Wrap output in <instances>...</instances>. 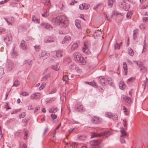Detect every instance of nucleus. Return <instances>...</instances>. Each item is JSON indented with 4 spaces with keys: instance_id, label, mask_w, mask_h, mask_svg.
Wrapping results in <instances>:
<instances>
[{
    "instance_id": "25",
    "label": "nucleus",
    "mask_w": 148,
    "mask_h": 148,
    "mask_svg": "<svg viewBox=\"0 0 148 148\" xmlns=\"http://www.w3.org/2000/svg\"><path fill=\"white\" fill-rule=\"evenodd\" d=\"M25 41L22 40L21 41V48L23 49L24 50H25L26 49V47L25 45Z\"/></svg>"
},
{
    "instance_id": "22",
    "label": "nucleus",
    "mask_w": 148,
    "mask_h": 148,
    "mask_svg": "<svg viewBox=\"0 0 148 148\" xmlns=\"http://www.w3.org/2000/svg\"><path fill=\"white\" fill-rule=\"evenodd\" d=\"M113 14L114 15L118 16H123V14L122 13H119V12L116 11H114L113 12Z\"/></svg>"
},
{
    "instance_id": "27",
    "label": "nucleus",
    "mask_w": 148,
    "mask_h": 148,
    "mask_svg": "<svg viewBox=\"0 0 148 148\" xmlns=\"http://www.w3.org/2000/svg\"><path fill=\"white\" fill-rule=\"evenodd\" d=\"M147 50V44L145 42V40L144 41V44L143 46V49L142 52V53H143L145 52Z\"/></svg>"
},
{
    "instance_id": "50",
    "label": "nucleus",
    "mask_w": 148,
    "mask_h": 148,
    "mask_svg": "<svg viewBox=\"0 0 148 148\" xmlns=\"http://www.w3.org/2000/svg\"><path fill=\"white\" fill-rule=\"evenodd\" d=\"M123 122H124L123 125L124 126L125 128V129H127V121L125 120H123Z\"/></svg>"
},
{
    "instance_id": "53",
    "label": "nucleus",
    "mask_w": 148,
    "mask_h": 148,
    "mask_svg": "<svg viewBox=\"0 0 148 148\" xmlns=\"http://www.w3.org/2000/svg\"><path fill=\"white\" fill-rule=\"evenodd\" d=\"M114 120H117L118 119V116L117 115H113V116H112V118Z\"/></svg>"
},
{
    "instance_id": "3",
    "label": "nucleus",
    "mask_w": 148,
    "mask_h": 148,
    "mask_svg": "<svg viewBox=\"0 0 148 148\" xmlns=\"http://www.w3.org/2000/svg\"><path fill=\"white\" fill-rule=\"evenodd\" d=\"M121 132V136L120 137V141L122 143H125V141L124 139V137L126 134V132L123 129H122L120 130Z\"/></svg>"
},
{
    "instance_id": "28",
    "label": "nucleus",
    "mask_w": 148,
    "mask_h": 148,
    "mask_svg": "<svg viewBox=\"0 0 148 148\" xmlns=\"http://www.w3.org/2000/svg\"><path fill=\"white\" fill-rule=\"evenodd\" d=\"M58 65L59 64H57L56 65L52 66L51 68L57 71L59 69Z\"/></svg>"
},
{
    "instance_id": "56",
    "label": "nucleus",
    "mask_w": 148,
    "mask_h": 148,
    "mask_svg": "<svg viewBox=\"0 0 148 148\" xmlns=\"http://www.w3.org/2000/svg\"><path fill=\"white\" fill-rule=\"evenodd\" d=\"M25 116V112H23L21 114H20L19 116V117L20 118H24Z\"/></svg>"
},
{
    "instance_id": "29",
    "label": "nucleus",
    "mask_w": 148,
    "mask_h": 148,
    "mask_svg": "<svg viewBox=\"0 0 148 148\" xmlns=\"http://www.w3.org/2000/svg\"><path fill=\"white\" fill-rule=\"evenodd\" d=\"M71 40V38L70 36H66L64 38L63 41L62 42V43H65V41H69Z\"/></svg>"
},
{
    "instance_id": "46",
    "label": "nucleus",
    "mask_w": 148,
    "mask_h": 148,
    "mask_svg": "<svg viewBox=\"0 0 148 148\" xmlns=\"http://www.w3.org/2000/svg\"><path fill=\"white\" fill-rule=\"evenodd\" d=\"M107 82L108 84L111 86L112 84V82L111 78H108L107 79Z\"/></svg>"
},
{
    "instance_id": "30",
    "label": "nucleus",
    "mask_w": 148,
    "mask_h": 148,
    "mask_svg": "<svg viewBox=\"0 0 148 148\" xmlns=\"http://www.w3.org/2000/svg\"><path fill=\"white\" fill-rule=\"evenodd\" d=\"M80 22V21L78 20L75 21V25L79 29L81 28L80 25L79 23Z\"/></svg>"
},
{
    "instance_id": "58",
    "label": "nucleus",
    "mask_w": 148,
    "mask_h": 148,
    "mask_svg": "<svg viewBox=\"0 0 148 148\" xmlns=\"http://www.w3.org/2000/svg\"><path fill=\"white\" fill-rule=\"evenodd\" d=\"M51 117L53 119H54L57 118V115L55 114H52L51 115Z\"/></svg>"
},
{
    "instance_id": "57",
    "label": "nucleus",
    "mask_w": 148,
    "mask_h": 148,
    "mask_svg": "<svg viewBox=\"0 0 148 148\" xmlns=\"http://www.w3.org/2000/svg\"><path fill=\"white\" fill-rule=\"evenodd\" d=\"M50 77V76L49 75H46L45 77H43L42 78V80H46L47 78Z\"/></svg>"
},
{
    "instance_id": "52",
    "label": "nucleus",
    "mask_w": 148,
    "mask_h": 148,
    "mask_svg": "<svg viewBox=\"0 0 148 148\" xmlns=\"http://www.w3.org/2000/svg\"><path fill=\"white\" fill-rule=\"evenodd\" d=\"M25 63H27L29 66H31L33 62L32 60H30V61H29L27 60L25 61Z\"/></svg>"
},
{
    "instance_id": "1",
    "label": "nucleus",
    "mask_w": 148,
    "mask_h": 148,
    "mask_svg": "<svg viewBox=\"0 0 148 148\" xmlns=\"http://www.w3.org/2000/svg\"><path fill=\"white\" fill-rule=\"evenodd\" d=\"M75 60L82 64H84L86 63V60L84 58L78 53H75L74 55Z\"/></svg>"
},
{
    "instance_id": "54",
    "label": "nucleus",
    "mask_w": 148,
    "mask_h": 148,
    "mask_svg": "<svg viewBox=\"0 0 148 148\" xmlns=\"http://www.w3.org/2000/svg\"><path fill=\"white\" fill-rule=\"evenodd\" d=\"M56 92V89H53L50 91L49 93V94H51L55 93Z\"/></svg>"
},
{
    "instance_id": "63",
    "label": "nucleus",
    "mask_w": 148,
    "mask_h": 148,
    "mask_svg": "<svg viewBox=\"0 0 148 148\" xmlns=\"http://www.w3.org/2000/svg\"><path fill=\"white\" fill-rule=\"evenodd\" d=\"M143 87L144 89H145L146 87V81H144V83L143 84Z\"/></svg>"
},
{
    "instance_id": "19",
    "label": "nucleus",
    "mask_w": 148,
    "mask_h": 148,
    "mask_svg": "<svg viewBox=\"0 0 148 148\" xmlns=\"http://www.w3.org/2000/svg\"><path fill=\"white\" fill-rule=\"evenodd\" d=\"M63 53V52L62 51L58 50L56 51V56L58 57H62Z\"/></svg>"
},
{
    "instance_id": "34",
    "label": "nucleus",
    "mask_w": 148,
    "mask_h": 148,
    "mask_svg": "<svg viewBox=\"0 0 148 148\" xmlns=\"http://www.w3.org/2000/svg\"><path fill=\"white\" fill-rule=\"evenodd\" d=\"M113 115L111 112H106L105 113V116L109 118H111L112 116H113Z\"/></svg>"
},
{
    "instance_id": "15",
    "label": "nucleus",
    "mask_w": 148,
    "mask_h": 148,
    "mask_svg": "<svg viewBox=\"0 0 148 148\" xmlns=\"http://www.w3.org/2000/svg\"><path fill=\"white\" fill-rule=\"evenodd\" d=\"M4 40L6 42H11L12 41V35H10V36L9 35L7 36L6 37L4 38Z\"/></svg>"
},
{
    "instance_id": "18",
    "label": "nucleus",
    "mask_w": 148,
    "mask_h": 148,
    "mask_svg": "<svg viewBox=\"0 0 148 148\" xmlns=\"http://www.w3.org/2000/svg\"><path fill=\"white\" fill-rule=\"evenodd\" d=\"M111 134L110 132L109 131L102 132V137H103L104 138H107Z\"/></svg>"
},
{
    "instance_id": "61",
    "label": "nucleus",
    "mask_w": 148,
    "mask_h": 148,
    "mask_svg": "<svg viewBox=\"0 0 148 148\" xmlns=\"http://www.w3.org/2000/svg\"><path fill=\"white\" fill-rule=\"evenodd\" d=\"M46 1L45 4L46 5H49L50 4V0H46Z\"/></svg>"
},
{
    "instance_id": "37",
    "label": "nucleus",
    "mask_w": 148,
    "mask_h": 148,
    "mask_svg": "<svg viewBox=\"0 0 148 148\" xmlns=\"http://www.w3.org/2000/svg\"><path fill=\"white\" fill-rule=\"evenodd\" d=\"M68 80H69V79L68 78V76L66 75L64 76L63 77V80L64 81H65L66 84H68Z\"/></svg>"
},
{
    "instance_id": "36",
    "label": "nucleus",
    "mask_w": 148,
    "mask_h": 148,
    "mask_svg": "<svg viewBox=\"0 0 148 148\" xmlns=\"http://www.w3.org/2000/svg\"><path fill=\"white\" fill-rule=\"evenodd\" d=\"M135 79V78L134 77H131L127 80L126 82L127 83L129 84L130 82H132Z\"/></svg>"
},
{
    "instance_id": "23",
    "label": "nucleus",
    "mask_w": 148,
    "mask_h": 148,
    "mask_svg": "<svg viewBox=\"0 0 148 148\" xmlns=\"http://www.w3.org/2000/svg\"><path fill=\"white\" fill-rule=\"evenodd\" d=\"M58 110H59L57 108H51L49 110V112L50 113H55L57 112Z\"/></svg>"
},
{
    "instance_id": "31",
    "label": "nucleus",
    "mask_w": 148,
    "mask_h": 148,
    "mask_svg": "<svg viewBox=\"0 0 148 148\" xmlns=\"http://www.w3.org/2000/svg\"><path fill=\"white\" fill-rule=\"evenodd\" d=\"M133 62L135 63L138 66V67L140 68V67H141L142 66H143V64L142 63L140 62H137L136 61H134V60Z\"/></svg>"
},
{
    "instance_id": "62",
    "label": "nucleus",
    "mask_w": 148,
    "mask_h": 148,
    "mask_svg": "<svg viewBox=\"0 0 148 148\" xmlns=\"http://www.w3.org/2000/svg\"><path fill=\"white\" fill-rule=\"evenodd\" d=\"M48 130H49V129H48V127H46V128H45V130L44 131V132L43 133V136H44L46 132L48 131Z\"/></svg>"
},
{
    "instance_id": "6",
    "label": "nucleus",
    "mask_w": 148,
    "mask_h": 148,
    "mask_svg": "<svg viewBox=\"0 0 148 148\" xmlns=\"http://www.w3.org/2000/svg\"><path fill=\"white\" fill-rule=\"evenodd\" d=\"M76 110L79 112H82L83 111V106L82 104L80 103H78L75 106Z\"/></svg>"
},
{
    "instance_id": "47",
    "label": "nucleus",
    "mask_w": 148,
    "mask_h": 148,
    "mask_svg": "<svg viewBox=\"0 0 148 148\" xmlns=\"http://www.w3.org/2000/svg\"><path fill=\"white\" fill-rule=\"evenodd\" d=\"M89 85H91L92 86L94 87L95 88H97V85L96 83L95 82H91L90 83Z\"/></svg>"
},
{
    "instance_id": "2",
    "label": "nucleus",
    "mask_w": 148,
    "mask_h": 148,
    "mask_svg": "<svg viewBox=\"0 0 148 148\" xmlns=\"http://www.w3.org/2000/svg\"><path fill=\"white\" fill-rule=\"evenodd\" d=\"M60 25L64 27H67L69 25L68 20L66 17L64 16H59Z\"/></svg>"
},
{
    "instance_id": "44",
    "label": "nucleus",
    "mask_w": 148,
    "mask_h": 148,
    "mask_svg": "<svg viewBox=\"0 0 148 148\" xmlns=\"http://www.w3.org/2000/svg\"><path fill=\"white\" fill-rule=\"evenodd\" d=\"M42 15L43 17H46L49 15V13L48 11H46V12H45L44 13L42 14Z\"/></svg>"
},
{
    "instance_id": "39",
    "label": "nucleus",
    "mask_w": 148,
    "mask_h": 148,
    "mask_svg": "<svg viewBox=\"0 0 148 148\" xmlns=\"http://www.w3.org/2000/svg\"><path fill=\"white\" fill-rule=\"evenodd\" d=\"M28 119H23L22 122L23 123V126H26L28 122Z\"/></svg>"
},
{
    "instance_id": "41",
    "label": "nucleus",
    "mask_w": 148,
    "mask_h": 148,
    "mask_svg": "<svg viewBox=\"0 0 148 148\" xmlns=\"http://www.w3.org/2000/svg\"><path fill=\"white\" fill-rule=\"evenodd\" d=\"M20 84L19 81L18 80H16L14 82V84L12 86L17 87Z\"/></svg>"
},
{
    "instance_id": "13",
    "label": "nucleus",
    "mask_w": 148,
    "mask_h": 148,
    "mask_svg": "<svg viewBox=\"0 0 148 148\" xmlns=\"http://www.w3.org/2000/svg\"><path fill=\"white\" fill-rule=\"evenodd\" d=\"M119 86L120 88L122 90H124L126 87V85L123 82L121 81L119 83Z\"/></svg>"
},
{
    "instance_id": "59",
    "label": "nucleus",
    "mask_w": 148,
    "mask_h": 148,
    "mask_svg": "<svg viewBox=\"0 0 148 148\" xmlns=\"http://www.w3.org/2000/svg\"><path fill=\"white\" fill-rule=\"evenodd\" d=\"M34 47L37 51H38L39 50L40 48L39 46L35 45L34 46Z\"/></svg>"
},
{
    "instance_id": "38",
    "label": "nucleus",
    "mask_w": 148,
    "mask_h": 148,
    "mask_svg": "<svg viewBox=\"0 0 148 148\" xmlns=\"http://www.w3.org/2000/svg\"><path fill=\"white\" fill-rule=\"evenodd\" d=\"M78 138L81 140H84L86 139V137L84 135H80L78 136Z\"/></svg>"
},
{
    "instance_id": "64",
    "label": "nucleus",
    "mask_w": 148,
    "mask_h": 148,
    "mask_svg": "<svg viewBox=\"0 0 148 148\" xmlns=\"http://www.w3.org/2000/svg\"><path fill=\"white\" fill-rule=\"evenodd\" d=\"M20 148H27L26 145L25 144H23L22 146H21Z\"/></svg>"
},
{
    "instance_id": "12",
    "label": "nucleus",
    "mask_w": 148,
    "mask_h": 148,
    "mask_svg": "<svg viewBox=\"0 0 148 148\" xmlns=\"http://www.w3.org/2000/svg\"><path fill=\"white\" fill-rule=\"evenodd\" d=\"M90 7L89 5L86 3H83L81 5H79V8L81 10L82 9H87Z\"/></svg>"
},
{
    "instance_id": "49",
    "label": "nucleus",
    "mask_w": 148,
    "mask_h": 148,
    "mask_svg": "<svg viewBox=\"0 0 148 148\" xmlns=\"http://www.w3.org/2000/svg\"><path fill=\"white\" fill-rule=\"evenodd\" d=\"M21 95L23 96H28L29 95V94L27 92H21Z\"/></svg>"
},
{
    "instance_id": "24",
    "label": "nucleus",
    "mask_w": 148,
    "mask_h": 148,
    "mask_svg": "<svg viewBox=\"0 0 148 148\" xmlns=\"http://www.w3.org/2000/svg\"><path fill=\"white\" fill-rule=\"evenodd\" d=\"M138 32V29H136L134 30L133 31V39L134 40H135V39L137 37V34Z\"/></svg>"
},
{
    "instance_id": "7",
    "label": "nucleus",
    "mask_w": 148,
    "mask_h": 148,
    "mask_svg": "<svg viewBox=\"0 0 148 148\" xmlns=\"http://www.w3.org/2000/svg\"><path fill=\"white\" fill-rule=\"evenodd\" d=\"M84 47L82 49L83 52L86 54H88L89 53L88 50V46L86 44V43L85 42L84 43Z\"/></svg>"
},
{
    "instance_id": "9",
    "label": "nucleus",
    "mask_w": 148,
    "mask_h": 148,
    "mask_svg": "<svg viewBox=\"0 0 148 148\" xmlns=\"http://www.w3.org/2000/svg\"><path fill=\"white\" fill-rule=\"evenodd\" d=\"M98 28L96 31L95 32V33L94 34V36L95 38H97L99 37H101V35L102 33L101 32V29H99V27Z\"/></svg>"
},
{
    "instance_id": "14",
    "label": "nucleus",
    "mask_w": 148,
    "mask_h": 148,
    "mask_svg": "<svg viewBox=\"0 0 148 148\" xmlns=\"http://www.w3.org/2000/svg\"><path fill=\"white\" fill-rule=\"evenodd\" d=\"M69 68L72 69H75L77 72H79L80 71V70L79 69V68L76 67L75 64L74 63H72L71 64L70 66H69Z\"/></svg>"
},
{
    "instance_id": "17",
    "label": "nucleus",
    "mask_w": 148,
    "mask_h": 148,
    "mask_svg": "<svg viewBox=\"0 0 148 148\" xmlns=\"http://www.w3.org/2000/svg\"><path fill=\"white\" fill-rule=\"evenodd\" d=\"M123 67L125 73V75H126L127 74V64L126 62H123Z\"/></svg>"
},
{
    "instance_id": "5",
    "label": "nucleus",
    "mask_w": 148,
    "mask_h": 148,
    "mask_svg": "<svg viewBox=\"0 0 148 148\" xmlns=\"http://www.w3.org/2000/svg\"><path fill=\"white\" fill-rule=\"evenodd\" d=\"M52 21L53 23H54L56 25H60V18L59 16H58L56 17L53 18L52 20Z\"/></svg>"
},
{
    "instance_id": "21",
    "label": "nucleus",
    "mask_w": 148,
    "mask_h": 148,
    "mask_svg": "<svg viewBox=\"0 0 148 148\" xmlns=\"http://www.w3.org/2000/svg\"><path fill=\"white\" fill-rule=\"evenodd\" d=\"M115 0H108V5L110 8H112L113 6V4L115 2Z\"/></svg>"
},
{
    "instance_id": "10",
    "label": "nucleus",
    "mask_w": 148,
    "mask_h": 148,
    "mask_svg": "<svg viewBox=\"0 0 148 148\" xmlns=\"http://www.w3.org/2000/svg\"><path fill=\"white\" fill-rule=\"evenodd\" d=\"M101 142V141L100 140H97L91 141L89 143L91 145L95 146L99 145Z\"/></svg>"
},
{
    "instance_id": "55",
    "label": "nucleus",
    "mask_w": 148,
    "mask_h": 148,
    "mask_svg": "<svg viewBox=\"0 0 148 148\" xmlns=\"http://www.w3.org/2000/svg\"><path fill=\"white\" fill-rule=\"evenodd\" d=\"M36 94H38L39 95L40 94L39 93H35L34 94L32 95H31V98L32 99H34L35 98V95H36Z\"/></svg>"
},
{
    "instance_id": "43",
    "label": "nucleus",
    "mask_w": 148,
    "mask_h": 148,
    "mask_svg": "<svg viewBox=\"0 0 148 148\" xmlns=\"http://www.w3.org/2000/svg\"><path fill=\"white\" fill-rule=\"evenodd\" d=\"M78 47V45L77 43H74L72 46L71 49L74 50L75 49L77 48Z\"/></svg>"
},
{
    "instance_id": "51",
    "label": "nucleus",
    "mask_w": 148,
    "mask_h": 148,
    "mask_svg": "<svg viewBox=\"0 0 148 148\" xmlns=\"http://www.w3.org/2000/svg\"><path fill=\"white\" fill-rule=\"evenodd\" d=\"M23 131L25 133V136H24V139L26 140L27 138V134H28L27 132L26 131H25V130H24Z\"/></svg>"
},
{
    "instance_id": "42",
    "label": "nucleus",
    "mask_w": 148,
    "mask_h": 148,
    "mask_svg": "<svg viewBox=\"0 0 148 148\" xmlns=\"http://www.w3.org/2000/svg\"><path fill=\"white\" fill-rule=\"evenodd\" d=\"M128 50L129 54L130 56H133L134 54L133 50L131 49H129Z\"/></svg>"
},
{
    "instance_id": "60",
    "label": "nucleus",
    "mask_w": 148,
    "mask_h": 148,
    "mask_svg": "<svg viewBox=\"0 0 148 148\" xmlns=\"http://www.w3.org/2000/svg\"><path fill=\"white\" fill-rule=\"evenodd\" d=\"M78 145V143H76V142H74L73 143H72V147H75V146H77Z\"/></svg>"
},
{
    "instance_id": "4",
    "label": "nucleus",
    "mask_w": 148,
    "mask_h": 148,
    "mask_svg": "<svg viewBox=\"0 0 148 148\" xmlns=\"http://www.w3.org/2000/svg\"><path fill=\"white\" fill-rule=\"evenodd\" d=\"M40 26L42 28H45L49 30H51L52 27L49 24L45 23H42L40 24Z\"/></svg>"
},
{
    "instance_id": "48",
    "label": "nucleus",
    "mask_w": 148,
    "mask_h": 148,
    "mask_svg": "<svg viewBox=\"0 0 148 148\" xmlns=\"http://www.w3.org/2000/svg\"><path fill=\"white\" fill-rule=\"evenodd\" d=\"M120 47V44L117 43V42H116V43L114 45V48L115 49H119Z\"/></svg>"
},
{
    "instance_id": "33",
    "label": "nucleus",
    "mask_w": 148,
    "mask_h": 148,
    "mask_svg": "<svg viewBox=\"0 0 148 148\" xmlns=\"http://www.w3.org/2000/svg\"><path fill=\"white\" fill-rule=\"evenodd\" d=\"M45 42L47 43H48L54 42V40L53 38H49L45 40Z\"/></svg>"
},
{
    "instance_id": "26",
    "label": "nucleus",
    "mask_w": 148,
    "mask_h": 148,
    "mask_svg": "<svg viewBox=\"0 0 148 148\" xmlns=\"http://www.w3.org/2000/svg\"><path fill=\"white\" fill-rule=\"evenodd\" d=\"M32 21L34 23H40V20L37 18L35 16H33Z\"/></svg>"
},
{
    "instance_id": "32",
    "label": "nucleus",
    "mask_w": 148,
    "mask_h": 148,
    "mask_svg": "<svg viewBox=\"0 0 148 148\" xmlns=\"http://www.w3.org/2000/svg\"><path fill=\"white\" fill-rule=\"evenodd\" d=\"M132 14L133 13L132 11H130L128 12L126 15L127 18H131Z\"/></svg>"
},
{
    "instance_id": "11",
    "label": "nucleus",
    "mask_w": 148,
    "mask_h": 148,
    "mask_svg": "<svg viewBox=\"0 0 148 148\" xmlns=\"http://www.w3.org/2000/svg\"><path fill=\"white\" fill-rule=\"evenodd\" d=\"M92 122L94 124H98L99 123V118L96 116H93L91 119Z\"/></svg>"
},
{
    "instance_id": "20",
    "label": "nucleus",
    "mask_w": 148,
    "mask_h": 148,
    "mask_svg": "<svg viewBox=\"0 0 148 148\" xmlns=\"http://www.w3.org/2000/svg\"><path fill=\"white\" fill-rule=\"evenodd\" d=\"M119 6L121 8L126 10L127 9L126 3L125 2H120L119 4Z\"/></svg>"
},
{
    "instance_id": "40",
    "label": "nucleus",
    "mask_w": 148,
    "mask_h": 148,
    "mask_svg": "<svg viewBox=\"0 0 148 148\" xmlns=\"http://www.w3.org/2000/svg\"><path fill=\"white\" fill-rule=\"evenodd\" d=\"M3 68L0 67V78H1L3 76Z\"/></svg>"
},
{
    "instance_id": "8",
    "label": "nucleus",
    "mask_w": 148,
    "mask_h": 148,
    "mask_svg": "<svg viewBox=\"0 0 148 148\" xmlns=\"http://www.w3.org/2000/svg\"><path fill=\"white\" fill-rule=\"evenodd\" d=\"M123 98L126 102L130 105H131L133 103V99L129 97L124 96L123 97Z\"/></svg>"
},
{
    "instance_id": "16",
    "label": "nucleus",
    "mask_w": 148,
    "mask_h": 148,
    "mask_svg": "<svg viewBox=\"0 0 148 148\" xmlns=\"http://www.w3.org/2000/svg\"><path fill=\"white\" fill-rule=\"evenodd\" d=\"M49 55V54L47 53L46 51L42 52L41 54V56L44 57V59H47Z\"/></svg>"
},
{
    "instance_id": "35",
    "label": "nucleus",
    "mask_w": 148,
    "mask_h": 148,
    "mask_svg": "<svg viewBox=\"0 0 148 148\" xmlns=\"http://www.w3.org/2000/svg\"><path fill=\"white\" fill-rule=\"evenodd\" d=\"M101 136L102 134H97L93 132L92 133L91 138H93L94 137H96L99 136Z\"/></svg>"
},
{
    "instance_id": "45",
    "label": "nucleus",
    "mask_w": 148,
    "mask_h": 148,
    "mask_svg": "<svg viewBox=\"0 0 148 148\" xmlns=\"http://www.w3.org/2000/svg\"><path fill=\"white\" fill-rule=\"evenodd\" d=\"M140 70L142 72H144L146 71V68L143 65L140 68Z\"/></svg>"
}]
</instances>
